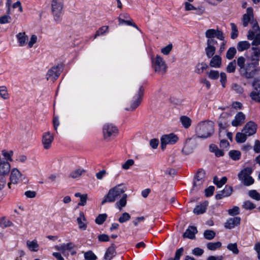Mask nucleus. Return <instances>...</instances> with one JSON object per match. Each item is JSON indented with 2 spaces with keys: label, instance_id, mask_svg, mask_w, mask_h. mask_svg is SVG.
<instances>
[{
  "label": "nucleus",
  "instance_id": "f257e3e1",
  "mask_svg": "<svg viewBox=\"0 0 260 260\" xmlns=\"http://www.w3.org/2000/svg\"><path fill=\"white\" fill-rule=\"evenodd\" d=\"M243 56L239 57L237 59V64L239 67L240 75L246 79L253 78L257 81L260 80V67L259 64L255 62L246 61Z\"/></svg>",
  "mask_w": 260,
  "mask_h": 260
},
{
  "label": "nucleus",
  "instance_id": "f03ea898",
  "mask_svg": "<svg viewBox=\"0 0 260 260\" xmlns=\"http://www.w3.org/2000/svg\"><path fill=\"white\" fill-rule=\"evenodd\" d=\"M214 123L210 120L202 121L196 127V133L199 138L207 139L211 137L214 132Z\"/></svg>",
  "mask_w": 260,
  "mask_h": 260
},
{
  "label": "nucleus",
  "instance_id": "7ed1b4c3",
  "mask_svg": "<svg viewBox=\"0 0 260 260\" xmlns=\"http://www.w3.org/2000/svg\"><path fill=\"white\" fill-rule=\"evenodd\" d=\"M126 190V187L123 184H118L115 187L111 188L108 191V193L104 197V199L101 202L102 205L106 203H113L120 197Z\"/></svg>",
  "mask_w": 260,
  "mask_h": 260
},
{
  "label": "nucleus",
  "instance_id": "20e7f679",
  "mask_svg": "<svg viewBox=\"0 0 260 260\" xmlns=\"http://www.w3.org/2000/svg\"><path fill=\"white\" fill-rule=\"evenodd\" d=\"M63 0H52L51 2V11L54 20L57 23L62 20L63 15Z\"/></svg>",
  "mask_w": 260,
  "mask_h": 260
},
{
  "label": "nucleus",
  "instance_id": "39448f33",
  "mask_svg": "<svg viewBox=\"0 0 260 260\" xmlns=\"http://www.w3.org/2000/svg\"><path fill=\"white\" fill-rule=\"evenodd\" d=\"M251 23L253 24L252 28L249 30L247 39L253 40L251 43L252 46H258L260 45V28L255 20H252Z\"/></svg>",
  "mask_w": 260,
  "mask_h": 260
},
{
  "label": "nucleus",
  "instance_id": "423d86ee",
  "mask_svg": "<svg viewBox=\"0 0 260 260\" xmlns=\"http://www.w3.org/2000/svg\"><path fill=\"white\" fill-rule=\"evenodd\" d=\"M252 172L251 168L247 167L241 170L238 175V179L245 186H250L254 182V179L250 176Z\"/></svg>",
  "mask_w": 260,
  "mask_h": 260
},
{
  "label": "nucleus",
  "instance_id": "0eeeda50",
  "mask_svg": "<svg viewBox=\"0 0 260 260\" xmlns=\"http://www.w3.org/2000/svg\"><path fill=\"white\" fill-rule=\"evenodd\" d=\"M152 65L155 72L164 74L166 72L167 64L159 55H156L155 58L152 59Z\"/></svg>",
  "mask_w": 260,
  "mask_h": 260
},
{
  "label": "nucleus",
  "instance_id": "6e6552de",
  "mask_svg": "<svg viewBox=\"0 0 260 260\" xmlns=\"http://www.w3.org/2000/svg\"><path fill=\"white\" fill-rule=\"evenodd\" d=\"M103 131L104 139L108 141L110 137H115L118 134L117 128L110 123H106L103 126Z\"/></svg>",
  "mask_w": 260,
  "mask_h": 260
},
{
  "label": "nucleus",
  "instance_id": "1a4fd4ad",
  "mask_svg": "<svg viewBox=\"0 0 260 260\" xmlns=\"http://www.w3.org/2000/svg\"><path fill=\"white\" fill-rule=\"evenodd\" d=\"M197 145V141L195 139H187L182 149V152L186 155L189 154L193 152Z\"/></svg>",
  "mask_w": 260,
  "mask_h": 260
},
{
  "label": "nucleus",
  "instance_id": "9d476101",
  "mask_svg": "<svg viewBox=\"0 0 260 260\" xmlns=\"http://www.w3.org/2000/svg\"><path fill=\"white\" fill-rule=\"evenodd\" d=\"M178 138L177 136L174 134L165 135L161 138V147L162 150L166 148L167 144H174L177 142Z\"/></svg>",
  "mask_w": 260,
  "mask_h": 260
},
{
  "label": "nucleus",
  "instance_id": "9b49d317",
  "mask_svg": "<svg viewBox=\"0 0 260 260\" xmlns=\"http://www.w3.org/2000/svg\"><path fill=\"white\" fill-rule=\"evenodd\" d=\"M61 67L56 66L53 67L48 70L46 74V79L47 80L51 79L53 81L56 80L60 75Z\"/></svg>",
  "mask_w": 260,
  "mask_h": 260
},
{
  "label": "nucleus",
  "instance_id": "f8f14e48",
  "mask_svg": "<svg viewBox=\"0 0 260 260\" xmlns=\"http://www.w3.org/2000/svg\"><path fill=\"white\" fill-rule=\"evenodd\" d=\"M257 125L253 121H250L246 123L243 128L242 132L245 133L248 137L255 134L257 130Z\"/></svg>",
  "mask_w": 260,
  "mask_h": 260
},
{
  "label": "nucleus",
  "instance_id": "ddd939ff",
  "mask_svg": "<svg viewBox=\"0 0 260 260\" xmlns=\"http://www.w3.org/2000/svg\"><path fill=\"white\" fill-rule=\"evenodd\" d=\"M205 36L208 39L216 38L221 41H223L224 38L222 32L218 29H208L205 32Z\"/></svg>",
  "mask_w": 260,
  "mask_h": 260
},
{
  "label": "nucleus",
  "instance_id": "4468645a",
  "mask_svg": "<svg viewBox=\"0 0 260 260\" xmlns=\"http://www.w3.org/2000/svg\"><path fill=\"white\" fill-rule=\"evenodd\" d=\"M205 172L203 170L198 171L194 178L193 188L198 189L200 188L204 182Z\"/></svg>",
  "mask_w": 260,
  "mask_h": 260
},
{
  "label": "nucleus",
  "instance_id": "2eb2a0df",
  "mask_svg": "<svg viewBox=\"0 0 260 260\" xmlns=\"http://www.w3.org/2000/svg\"><path fill=\"white\" fill-rule=\"evenodd\" d=\"M231 114L228 112H222L218 120V124L220 128H226L229 126V118Z\"/></svg>",
  "mask_w": 260,
  "mask_h": 260
},
{
  "label": "nucleus",
  "instance_id": "dca6fc26",
  "mask_svg": "<svg viewBox=\"0 0 260 260\" xmlns=\"http://www.w3.org/2000/svg\"><path fill=\"white\" fill-rule=\"evenodd\" d=\"M252 52L250 57L247 60L251 62H255L256 64H259L260 60V47L258 46H253L252 47Z\"/></svg>",
  "mask_w": 260,
  "mask_h": 260
},
{
  "label": "nucleus",
  "instance_id": "f3484780",
  "mask_svg": "<svg viewBox=\"0 0 260 260\" xmlns=\"http://www.w3.org/2000/svg\"><path fill=\"white\" fill-rule=\"evenodd\" d=\"M245 118V115L242 112H239L235 116L231 124L232 126L235 127L240 126L244 123Z\"/></svg>",
  "mask_w": 260,
  "mask_h": 260
},
{
  "label": "nucleus",
  "instance_id": "a211bd4d",
  "mask_svg": "<svg viewBox=\"0 0 260 260\" xmlns=\"http://www.w3.org/2000/svg\"><path fill=\"white\" fill-rule=\"evenodd\" d=\"M253 9L251 7H249L246 10V13L243 15L242 24L244 27H246L248 23L253 20Z\"/></svg>",
  "mask_w": 260,
  "mask_h": 260
},
{
  "label": "nucleus",
  "instance_id": "6ab92c4d",
  "mask_svg": "<svg viewBox=\"0 0 260 260\" xmlns=\"http://www.w3.org/2000/svg\"><path fill=\"white\" fill-rule=\"evenodd\" d=\"M53 141V137L49 132L45 133L42 138V143L44 148L45 149H48L50 148L52 141Z\"/></svg>",
  "mask_w": 260,
  "mask_h": 260
},
{
  "label": "nucleus",
  "instance_id": "aec40b11",
  "mask_svg": "<svg viewBox=\"0 0 260 260\" xmlns=\"http://www.w3.org/2000/svg\"><path fill=\"white\" fill-rule=\"evenodd\" d=\"M241 218L239 217H235L229 218L225 223L224 227L226 229H231L240 223Z\"/></svg>",
  "mask_w": 260,
  "mask_h": 260
},
{
  "label": "nucleus",
  "instance_id": "412c9836",
  "mask_svg": "<svg viewBox=\"0 0 260 260\" xmlns=\"http://www.w3.org/2000/svg\"><path fill=\"white\" fill-rule=\"evenodd\" d=\"M143 91L144 88L143 86H141L137 95L136 101L132 104L131 107L129 109H126V110H134L141 103V98L143 94Z\"/></svg>",
  "mask_w": 260,
  "mask_h": 260
},
{
  "label": "nucleus",
  "instance_id": "4be33fe9",
  "mask_svg": "<svg viewBox=\"0 0 260 260\" xmlns=\"http://www.w3.org/2000/svg\"><path fill=\"white\" fill-rule=\"evenodd\" d=\"M21 175V173L17 169L14 168L11 171L10 181H11V183H13V184H17Z\"/></svg>",
  "mask_w": 260,
  "mask_h": 260
},
{
  "label": "nucleus",
  "instance_id": "5701e85b",
  "mask_svg": "<svg viewBox=\"0 0 260 260\" xmlns=\"http://www.w3.org/2000/svg\"><path fill=\"white\" fill-rule=\"evenodd\" d=\"M197 232L198 231L196 226H189L183 234V236L184 238L193 239L194 238L195 234L197 233Z\"/></svg>",
  "mask_w": 260,
  "mask_h": 260
},
{
  "label": "nucleus",
  "instance_id": "b1692460",
  "mask_svg": "<svg viewBox=\"0 0 260 260\" xmlns=\"http://www.w3.org/2000/svg\"><path fill=\"white\" fill-rule=\"evenodd\" d=\"M10 165L8 161L0 162V175L3 176L8 175L10 171Z\"/></svg>",
  "mask_w": 260,
  "mask_h": 260
},
{
  "label": "nucleus",
  "instance_id": "393cba45",
  "mask_svg": "<svg viewBox=\"0 0 260 260\" xmlns=\"http://www.w3.org/2000/svg\"><path fill=\"white\" fill-rule=\"evenodd\" d=\"M115 246L114 244H112L106 250L104 258L105 259L110 260L115 255Z\"/></svg>",
  "mask_w": 260,
  "mask_h": 260
},
{
  "label": "nucleus",
  "instance_id": "a878e982",
  "mask_svg": "<svg viewBox=\"0 0 260 260\" xmlns=\"http://www.w3.org/2000/svg\"><path fill=\"white\" fill-rule=\"evenodd\" d=\"M221 64V58L217 55L214 56L210 62V66L213 68H219Z\"/></svg>",
  "mask_w": 260,
  "mask_h": 260
},
{
  "label": "nucleus",
  "instance_id": "bb28decb",
  "mask_svg": "<svg viewBox=\"0 0 260 260\" xmlns=\"http://www.w3.org/2000/svg\"><path fill=\"white\" fill-rule=\"evenodd\" d=\"M77 220L79 225V228L82 230H85L87 226L86 224L83 222V221L85 220V217L82 212H80L79 217L77 218Z\"/></svg>",
  "mask_w": 260,
  "mask_h": 260
},
{
  "label": "nucleus",
  "instance_id": "cd10ccee",
  "mask_svg": "<svg viewBox=\"0 0 260 260\" xmlns=\"http://www.w3.org/2000/svg\"><path fill=\"white\" fill-rule=\"evenodd\" d=\"M16 38L20 46H23L26 44L27 36L25 35V32L19 33L16 35Z\"/></svg>",
  "mask_w": 260,
  "mask_h": 260
},
{
  "label": "nucleus",
  "instance_id": "c85d7f7f",
  "mask_svg": "<svg viewBox=\"0 0 260 260\" xmlns=\"http://www.w3.org/2000/svg\"><path fill=\"white\" fill-rule=\"evenodd\" d=\"M207 204L206 203L202 204L197 206L193 209V213L199 215L204 213L206 210Z\"/></svg>",
  "mask_w": 260,
  "mask_h": 260
},
{
  "label": "nucleus",
  "instance_id": "c756f323",
  "mask_svg": "<svg viewBox=\"0 0 260 260\" xmlns=\"http://www.w3.org/2000/svg\"><path fill=\"white\" fill-rule=\"evenodd\" d=\"M127 197V195L126 194H123L120 200L116 203L115 206L118 208L120 210H121L122 207L126 206Z\"/></svg>",
  "mask_w": 260,
  "mask_h": 260
},
{
  "label": "nucleus",
  "instance_id": "7c9ffc66",
  "mask_svg": "<svg viewBox=\"0 0 260 260\" xmlns=\"http://www.w3.org/2000/svg\"><path fill=\"white\" fill-rule=\"evenodd\" d=\"M221 245L222 243L219 241L216 242H208L207 244V248L210 250L214 251L220 248Z\"/></svg>",
  "mask_w": 260,
  "mask_h": 260
},
{
  "label": "nucleus",
  "instance_id": "2f4dec72",
  "mask_svg": "<svg viewBox=\"0 0 260 260\" xmlns=\"http://www.w3.org/2000/svg\"><path fill=\"white\" fill-rule=\"evenodd\" d=\"M250 46V43L246 41H240L237 44V49L239 51H243L248 49Z\"/></svg>",
  "mask_w": 260,
  "mask_h": 260
},
{
  "label": "nucleus",
  "instance_id": "473e14b6",
  "mask_svg": "<svg viewBox=\"0 0 260 260\" xmlns=\"http://www.w3.org/2000/svg\"><path fill=\"white\" fill-rule=\"evenodd\" d=\"M216 51V47L215 46L207 45L205 48V52L208 58H211L215 54Z\"/></svg>",
  "mask_w": 260,
  "mask_h": 260
},
{
  "label": "nucleus",
  "instance_id": "72a5a7b5",
  "mask_svg": "<svg viewBox=\"0 0 260 260\" xmlns=\"http://www.w3.org/2000/svg\"><path fill=\"white\" fill-rule=\"evenodd\" d=\"M247 135H245L244 132H238L236 135V140L238 143H242L245 142L247 140Z\"/></svg>",
  "mask_w": 260,
  "mask_h": 260
},
{
  "label": "nucleus",
  "instance_id": "f704fd0d",
  "mask_svg": "<svg viewBox=\"0 0 260 260\" xmlns=\"http://www.w3.org/2000/svg\"><path fill=\"white\" fill-rule=\"evenodd\" d=\"M180 121L183 126L186 128L189 127L191 125V120L186 116H181L180 118Z\"/></svg>",
  "mask_w": 260,
  "mask_h": 260
},
{
  "label": "nucleus",
  "instance_id": "c9c22d12",
  "mask_svg": "<svg viewBox=\"0 0 260 260\" xmlns=\"http://www.w3.org/2000/svg\"><path fill=\"white\" fill-rule=\"evenodd\" d=\"M85 172V170H84L83 169L79 168L72 171L70 174V177L75 179L80 177Z\"/></svg>",
  "mask_w": 260,
  "mask_h": 260
},
{
  "label": "nucleus",
  "instance_id": "e433bc0d",
  "mask_svg": "<svg viewBox=\"0 0 260 260\" xmlns=\"http://www.w3.org/2000/svg\"><path fill=\"white\" fill-rule=\"evenodd\" d=\"M229 154L230 157L234 160H238L240 159L241 156L240 151L236 150H231L229 152Z\"/></svg>",
  "mask_w": 260,
  "mask_h": 260
},
{
  "label": "nucleus",
  "instance_id": "4c0bfd02",
  "mask_svg": "<svg viewBox=\"0 0 260 260\" xmlns=\"http://www.w3.org/2000/svg\"><path fill=\"white\" fill-rule=\"evenodd\" d=\"M227 181V178L226 177H223L220 180L218 177L215 176L214 177L213 182L217 186V187H221Z\"/></svg>",
  "mask_w": 260,
  "mask_h": 260
},
{
  "label": "nucleus",
  "instance_id": "58836bf2",
  "mask_svg": "<svg viewBox=\"0 0 260 260\" xmlns=\"http://www.w3.org/2000/svg\"><path fill=\"white\" fill-rule=\"evenodd\" d=\"M74 245L72 243H63L59 246H57L56 248L59 251H65L66 250H70L73 248Z\"/></svg>",
  "mask_w": 260,
  "mask_h": 260
},
{
  "label": "nucleus",
  "instance_id": "ea45409f",
  "mask_svg": "<svg viewBox=\"0 0 260 260\" xmlns=\"http://www.w3.org/2000/svg\"><path fill=\"white\" fill-rule=\"evenodd\" d=\"M27 245L31 251H37L39 250V245L36 240L27 241Z\"/></svg>",
  "mask_w": 260,
  "mask_h": 260
},
{
  "label": "nucleus",
  "instance_id": "a19ab883",
  "mask_svg": "<svg viewBox=\"0 0 260 260\" xmlns=\"http://www.w3.org/2000/svg\"><path fill=\"white\" fill-rule=\"evenodd\" d=\"M215 233L212 230H207L205 231L204 233V238L208 240L213 239L215 237Z\"/></svg>",
  "mask_w": 260,
  "mask_h": 260
},
{
  "label": "nucleus",
  "instance_id": "79ce46f5",
  "mask_svg": "<svg viewBox=\"0 0 260 260\" xmlns=\"http://www.w3.org/2000/svg\"><path fill=\"white\" fill-rule=\"evenodd\" d=\"M0 96L4 100H7L9 98V95L6 86H0Z\"/></svg>",
  "mask_w": 260,
  "mask_h": 260
},
{
  "label": "nucleus",
  "instance_id": "37998d69",
  "mask_svg": "<svg viewBox=\"0 0 260 260\" xmlns=\"http://www.w3.org/2000/svg\"><path fill=\"white\" fill-rule=\"evenodd\" d=\"M227 249L232 251L234 254H237L239 253L237 244L236 243H230L227 245Z\"/></svg>",
  "mask_w": 260,
  "mask_h": 260
},
{
  "label": "nucleus",
  "instance_id": "c03bdc74",
  "mask_svg": "<svg viewBox=\"0 0 260 260\" xmlns=\"http://www.w3.org/2000/svg\"><path fill=\"white\" fill-rule=\"evenodd\" d=\"M232 32L231 37L232 39H236L238 36V31L236 25L234 23H231Z\"/></svg>",
  "mask_w": 260,
  "mask_h": 260
},
{
  "label": "nucleus",
  "instance_id": "a18cd8bd",
  "mask_svg": "<svg viewBox=\"0 0 260 260\" xmlns=\"http://www.w3.org/2000/svg\"><path fill=\"white\" fill-rule=\"evenodd\" d=\"M237 52L236 49L235 47H230L226 54V57L228 59H232L235 56Z\"/></svg>",
  "mask_w": 260,
  "mask_h": 260
},
{
  "label": "nucleus",
  "instance_id": "49530a36",
  "mask_svg": "<svg viewBox=\"0 0 260 260\" xmlns=\"http://www.w3.org/2000/svg\"><path fill=\"white\" fill-rule=\"evenodd\" d=\"M248 194L251 198L256 201L260 200V194L256 190H250Z\"/></svg>",
  "mask_w": 260,
  "mask_h": 260
},
{
  "label": "nucleus",
  "instance_id": "de8ad7c7",
  "mask_svg": "<svg viewBox=\"0 0 260 260\" xmlns=\"http://www.w3.org/2000/svg\"><path fill=\"white\" fill-rule=\"evenodd\" d=\"M207 67L208 66L206 63L202 62L201 63H199L197 66L196 72L198 74H201Z\"/></svg>",
  "mask_w": 260,
  "mask_h": 260
},
{
  "label": "nucleus",
  "instance_id": "09e8293b",
  "mask_svg": "<svg viewBox=\"0 0 260 260\" xmlns=\"http://www.w3.org/2000/svg\"><path fill=\"white\" fill-rule=\"evenodd\" d=\"M107 217L106 214H101L96 218L95 222L98 224H102L106 220Z\"/></svg>",
  "mask_w": 260,
  "mask_h": 260
},
{
  "label": "nucleus",
  "instance_id": "8fccbe9b",
  "mask_svg": "<svg viewBox=\"0 0 260 260\" xmlns=\"http://www.w3.org/2000/svg\"><path fill=\"white\" fill-rule=\"evenodd\" d=\"M236 67V60H234L230 62L226 67V71L228 73H234L235 71Z\"/></svg>",
  "mask_w": 260,
  "mask_h": 260
},
{
  "label": "nucleus",
  "instance_id": "3c124183",
  "mask_svg": "<svg viewBox=\"0 0 260 260\" xmlns=\"http://www.w3.org/2000/svg\"><path fill=\"white\" fill-rule=\"evenodd\" d=\"M130 219V215L127 212H124L122 213L121 216L119 218L118 221L120 223H124L128 221Z\"/></svg>",
  "mask_w": 260,
  "mask_h": 260
},
{
  "label": "nucleus",
  "instance_id": "603ef678",
  "mask_svg": "<svg viewBox=\"0 0 260 260\" xmlns=\"http://www.w3.org/2000/svg\"><path fill=\"white\" fill-rule=\"evenodd\" d=\"M0 223L1 226H2L3 228L10 226L13 224L12 222L11 221L6 219V217H3L1 219Z\"/></svg>",
  "mask_w": 260,
  "mask_h": 260
},
{
  "label": "nucleus",
  "instance_id": "864d4df0",
  "mask_svg": "<svg viewBox=\"0 0 260 260\" xmlns=\"http://www.w3.org/2000/svg\"><path fill=\"white\" fill-rule=\"evenodd\" d=\"M84 257L86 260H95L97 258L96 255L91 251L85 252Z\"/></svg>",
  "mask_w": 260,
  "mask_h": 260
},
{
  "label": "nucleus",
  "instance_id": "5fc2aeb1",
  "mask_svg": "<svg viewBox=\"0 0 260 260\" xmlns=\"http://www.w3.org/2000/svg\"><path fill=\"white\" fill-rule=\"evenodd\" d=\"M134 164V160L133 159H128L122 165V168L124 170H128Z\"/></svg>",
  "mask_w": 260,
  "mask_h": 260
},
{
  "label": "nucleus",
  "instance_id": "6e6d98bb",
  "mask_svg": "<svg viewBox=\"0 0 260 260\" xmlns=\"http://www.w3.org/2000/svg\"><path fill=\"white\" fill-rule=\"evenodd\" d=\"M2 155L4 157L8 160L12 161L13 159L11 158L12 155L13 154L12 151H7L6 150H3L2 152Z\"/></svg>",
  "mask_w": 260,
  "mask_h": 260
},
{
  "label": "nucleus",
  "instance_id": "4d7b16f0",
  "mask_svg": "<svg viewBox=\"0 0 260 260\" xmlns=\"http://www.w3.org/2000/svg\"><path fill=\"white\" fill-rule=\"evenodd\" d=\"M243 208L247 210H251L255 208V205L251 202L247 201L244 203Z\"/></svg>",
  "mask_w": 260,
  "mask_h": 260
},
{
  "label": "nucleus",
  "instance_id": "13d9d810",
  "mask_svg": "<svg viewBox=\"0 0 260 260\" xmlns=\"http://www.w3.org/2000/svg\"><path fill=\"white\" fill-rule=\"evenodd\" d=\"M232 88L233 90L235 91L237 93H242L243 91V89L241 85L234 83L232 84Z\"/></svg>",
  "mask_w": 260,
  "mask_h": 260
},
{
  "label": "nucleus",
  "instance_id": "bf43d9fd",
  "mask_svg": "<svg viewBox=\"0 0 260 260\" xmlns=\"http://www.w3.org/2000/svg\"><path fill=\"white\" fill-rule=\"evenodd\" d=\"M208 77L213 80L217 79L219 77V73L217 71L211 70L210 72L208 73Z\"/></svg>",
  "mask_w": 260,
  "mask_h": 260
},
{
  "label": "nucleus",
  "instance_id": "052dcab7",
  "mask_svg": "<svg viewBox=\"0 0 260 260\" xmlns=\"http://www.w3.org/2000/svg\"><path fill=\"white\" fill-rule=\"evenodd\" d=\"M250 96L253 100L256 102H260L259 92H257L255 91H252L250 94Z\"/></svg>",
  "mask_w": 260,
  "mask_h": 260
},
{
  "label": "nucleus",
  "instance_id": "680f3d73",
  "mask_svg": "<svg viewBox=\"0 0 260 260\" xmlns=\"http://www.w3.org/2000/svg\"><path fill=\"white\" fill-rule=\"evenodd\" d=\"M224 194V197L230 196L233 191L232 187L230 186H225L224 188L222 190Z\"/></svg>",
  "mask_w": 260,
  "mask_h": 260
},
{
  "label": "nucleus",
  "instance_id": "e2e57ef3",
  "mask_svg": "<svg viewBox=\"0 0 260 260\" xmlns=\"http://www.w3.org/2000/svg\"><path fill=\"white\" fill-rule=\"evenodd\" d=\"M228 213L231 216L237 215L239 214V208L237 206H234L232 209L228 210Z\"/></svg>",
  "mask_w": 260,
  "mask_h": 260
},
{
  "label": "nucleus",
  "instance_id": "0e129e2a",
  "mask_svg": "<svg viewBox=\"0 0 260 260\" xmlns=\"http://www.w3.org/2000/svg\"><path fill=\"white\" fill-rule=\"evenodd\" d=\"M11 18L9 15H4L0 17V23L5 24L10 22Z\"/></svg>",
  "mask_w": 260,
  "mask_h": 260
},
{
  "label": "nucleus",
  "instance_id": "69168bd1",
  "mask_svg": "<svg viewBox=\"0 0 260 260\" xmlns=\"http://www.w3.org/2000/svg\"><path fill=\"white\" fill-rule=\"evenodd\" d=\"M183 251V248H180L177 249L175 252V256L174 259H173L172 258H171L169 260H179L180 256L182 254Z\"/></svg>",
  "mask_w": 260,
  "mask_h": 260
},
{
  "label": "nucleus",
  "instance_id": "338daca9",
  "mask_svg": "<svg viewBox=\"0 0 260 260\" xmlns=\"http://www.w3.org/2000/svg\"><path fill=\"white\" fill-rule=\"evenodd\" d=\"M172 45L169 44L167 46L161 49V52L165 55H168L172 49Z\"/></svg>",
  "mask_w": 260,
  "mask_h": 260
},
{
  "label": "nucleus",
  "instance_id": "774afa93",
  "mask_svg": "<svg viewBox=\"0 0 260 260\" xmlns=\"http://www.w3.org/2000/svg\"><path fill=\"white\" fill-rule=\"evenodd\" d=\"M253 150L255 153H260V141L259 140H256L255 141Z\"/></svg>",
  "mask_w": 260,
  "mask_h": 260
}]
</instances>
